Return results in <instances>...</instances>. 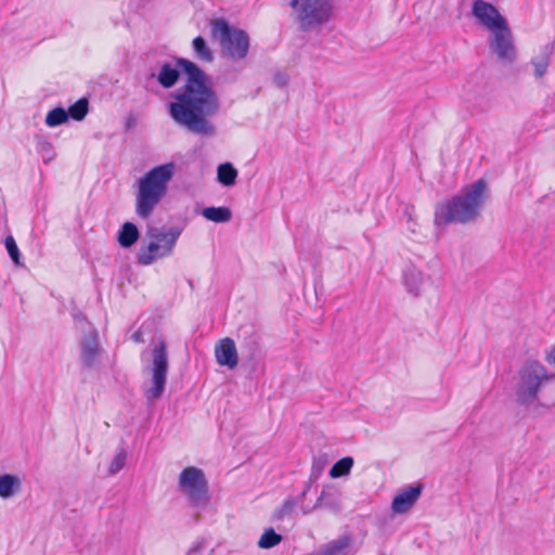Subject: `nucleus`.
<instances>
[{
  "instance_id": "obj_9",
  "label": "nucleus",
  "mask_w": 555,
  "mask_h": 555,
  "mask_svg": "<svg viewBox=\"0 0 555 555\" xmlns=\"http://www.w3.org/2000/svg\"><path fill=\"white\" fill-rule=\"evenodd\" d=\"M289 4L296 12L300 27L305 30L322 25L332 14L330 0H291Z\"/></svg>"
},
{
  "instance_id": "obj_12",
  "label": "nucleus",
  "mask_w": 555,
  "mask_h": 555,
  "mask_svg": "<svg viewBox=\"0 0 555 555\" xmlns=\"http://www.w3.org/2000/svg\"><path fill=\"white\" fill-rule=\"evenodd\" d=\"M80 361L83 367L92 369L100 357L99 334L92 328L86 333L80 341Z\"/></svg>"
},
{
  "instance_id": "obj_4",
  "label": "nucleus",
  "mask_w": 555,
  "mask_h": 555,
  "mask_svg": "<svg viewBox=\"0 0 555 555\" xmlns=\"http://www.w3.org/2000/svg\"><path fill=\"white\" fill-rule=\"evenodd\" d=\"M146 235L151 238L147 246H142L137 253L138 262L142 266H150L156 259L168 257L172 254L181 229L171 227L168 230L164 228H149Z\"/></svg>"
},
{
  "instance_id": "obj_18",
  "label": "nucleus",
  "mask_w": 555,
  "mask_h": 555,
  "mask_svg": "<svg viewBox=\"0 0 555 555\" xmlns=\"http://www.w3.org/2000/svg\"><path fill=\"white\" fill-rule=\"evenodd\" d=\"M22 490V479L17 475H0V498L7 500L15 496Z\"/></svg>"
},
{
  "instance_id": "obj_30",
  "label": "nucleus",
  "mask_w": 555,
  "mask_h": 555,
  "mask_svg": "<svg viewBox=\"0 0 555 555\" xmlns=\"http://www.w3.org/2000/svg\"><path fill=\"white\" fill-rule=\"evenodd\" d=\"M531 64L534 67V76L541 78L545 75L550 61L547 54H541L532 59Z\"/></svg>"
},
{
  "instance_id": "obj_14",
  "label": "nucleus",
  "mask_w": 555,
  "mask_h": 555,
  "mask_svg": "<svg viewBox=\"0 0 555 555\" xmlns=\"http://www.w3.org/2000/svg\"><path fill=\"white\" fill-rule=\"evenodd\" d=\"M216 361L221 366L233 370L238 364V354L232 338L220 339L215 347Z\"/></svg>"
},
{
  "instance_id": "obj_15",
  "label": "nucleus",
  "mask_w": 555,
  "mask_h": 555,
  "mask_svg": "<svg viewBox=\"0 0 555 555\" xmlns=\"http://www.w3.org/2000/svg\"><path fill=\"white\" fill-rule=\"evenodd\" d=\"M242 352L254 359L259 351V336L251 326H244L238 334Z\"/></svg>"
},
{
  "instance_id": "obj_10",
  "label": "nucleus",
  "mask_w": 555,
  "mask_h": 555,
  "mask_svg": "<svg viewBox=\"0 0 555 555\" xmlns=\"http://www.w3.org/2000/svg\"><path fill=\"white\" fill-rule=\"evenodd\" d=\"M490 49L502 63L511 64L516 59V48L508 24L490 31Z\"/></svg>"
},
{
  "instance_id": "obj_16",
  "label": "nucleus",
  "mask_w": 555,
  "mask_h": 555,
  "mask_svg": "<svg viewBox=\"0 0 555 555\" xmlns=\"http://www.w3.org/2000/svg\"><path fill=\"white\" fill-rule=\"evenodd\" d=\"M403 284L409 294L418 297L424 284V274L415 267H408L403 271Z\"/></svg>"
},
{
  "instance_id": "obj_17",
  "label": "nucleus",
  "mask_w": 555,
  "mask_h": 555,
  "mask_svg": "<svg viewBox=\"0 0 555 555\" xmlns=\"http://www.w3.org/2000/svg\"><path fill=\"white\" fill-rule=\"evenodd\" d=\"M352 540L348 535H343L333 540L309 555H346V551L350 547Z\"/></svg>"
},
{
  "instance_id": "obj_37",
  "label": "nucleus",
  "mask_w": 555,
  "mask_h": 555,
  "mask_svg": "<svg viewBox=\"0 0 555 555\" xmlns=\"http://www.w3.org/2000/svg\"><path fill=\"white\" fill-rule=\"evenodd\" d=\"M310 487H311V480H309V481L306 483L305 489L301 491V493H300L298 496H296V498H295V499H297V500H298V503L302 502V500H304V499H305V496L307 495V493H308V491H309Z\"/></svg>"
},
{
  "instance_id": "obj_13",
  "label": "nucleus",
  "mask_w": 555,
  "mask_h": 555,
  "mask_svg": "<svg viewBox=\"0 0 555 555\" xmlns=\"http://www.w3.org/2000/svg\"><path fill=\"white\" fill-rule=\"evenodd\" d=\"M423 485L416 483L402 489L392 500L391 509L393 513L403 514L408 512L420 499Z\"/></svg>"
},
{
  "instance_id": "obj_23",
  "label": "nucleus",
  "mask_w": 555,
  "mask_h": 555,
  "mask_svg": "<svg viewBox=\"0 0 555 555\" xmlns=\"http://www.w3.org/2000/svg\"><path fill=\"white\" fill-rule=\"evenodd\" d=\"M36 150L41 155L42 160L46 164L54 159L56 156L52 143L43 137L36 138Z\"/></svg>"
},
{
  "instance_id": "obj_2",
  "label": "nucleus",
  "mask_w": 555,
  "mask_h": 555,
  "mask_svg": "<svg viewBox=\"0 0 555 555\" xmlns=\"http://www.w3.org/2000/svg\"><path fill=\"white\" fill-rule=\"evenodd\" d=\"M487 198V182L479 179L463 188L461 194L438 204L435 209V224H466L474 221Z\"/></svg>"
},
{
  "instance_id": "obj_6",
  "label": "nucleus",
  "mask_w": 555,
  "mask_h": 555,
  "mask_svg": "<svg viewBox=\"0 0 555 555\" xmlns=\"http://www.w3.org/2000/svg\"><path fill=\"white\" fill-rule=\"evenodd\" d=\"M212 36L220 41L222 53L233 61L244 60L249 51V36L240 28L231 26L225 20L212 24Z\"/></svg>"
},
{
  "instance_id": "obj_39",
  "label": "nucleus",
  "mask_w": 555,
  "mask_h": 555,
  "mask_svg": "<svg viewBox=\"0 0 555 555\" xmlns=\"http://www.w3.org/2000/svg\"><path fill=\"white\" fill-rule=\"evenodd\" d=\"M325 506L330 508L338 507V503L335 499H332L331 496L325 500Z\"/></svg>"
},
{
  "instance_id": "obj_25",
  "label": "nucleus",
  "mask_w": 555,
  "mask_h": 555,
  "mask_svg": "<svg viewBox=\"0 0 555 555\" xmlns=\"http://www.w3.org/2000/svg\"><path fill=\"white\" fill-rule=\"evenodd\" d=\"M353 465V459L350 456L343 457L338 460L330 469V476L332 478H339L343 476H347Z\"/></svg>"
},
{
  "instance_id": "obj_31",
  "label": "nucleus",
  "mask_w": 555,
  "mask_h": 555,
  "mask_svg": "<svg viewBox=\"0 0 555 555\" xmlns=\"http://www.w3.org/2000/svg\"><path fill=\"white\" fill-rule=\"evenodd\" d=\"M5 248L8 250V254L10 256V258L12 259V261L16 264V266H21L22 262H21V253H20V249L16 245V242L15 240L13 238V236H8L5 238Z\"/></svg>"
},
{
  "instance_id": "obj_33",
  "label": "nucleus",
  "mask_w": 555,
  "mask_h": 555,
  "mask_svg": "<svg viewBox=\"0 0 555 555\" xmlns=\"http://www.w3.org/2000/svg\"><path fill=\"white\" fill-rule=\"evenodd\" d=\"M405 216L408 218V229L412 233H417L418 231V223L416 221L415 215H414V207H406L405 209Z\"/></svg>"
},
{
  "instance_id": "obj_38",
  "label": "nucleus",
  "mask_w": 555,
  "mask_h": 555,
  "mask_svg": "<svg viewBox=\"0 0 555 555\" xmlns=\"http://www.w3.org/2000/svg\"><path fill=\"white\" fill-rule=\"evenodd\" d=\"M137 119L133 115H129L126 119V129H131L135 126Z\"/></svg>"
},
{
  "instance_id": "obj_22",
  "label": "nucleus",
  "mask_w": 555,
  "mask_h": 555,
  "mask_svg": "<svg viewBox=\"0 0 555 555\" xmlns=\"http://www.w3.org/2000/svg\"><path fill=\"white\" fill-rule=\"evenodd\" d=\"M192 47H193L194 54L198 60H201L203 62H207V63H210L214 61V53L203 37L197 36L196 38H194L193 42H192Z\"/></svg>"
},
{
  "instance_id": "obj_32",
  "label": "nucleus",
  "mask_w": 555,
  "mask_h": 555,
  "mask_svg": "<svg viewBox=\"0 0 555 555\" xmlns=\"http://www.w3.org/2000/svg\"><path fill=\"white\" fill-rule=\"evenodd\" d=\"M326 464L327 461L324 456L315 457L312 462L311 478H318L322 474Z\"/></svg>"
},
{
  "instance_id": "obj_36",
  "label": "nucleus",
  "mask_w": 555,
  "mask_h": 555,
  "mask_svg": "<svg viewBox=\"0 0 555 555\" xmlns=\"http://www.w3.org/2000/svg\"><path fill=\"white\" fill-rule=\"evenodd\" d=\"M203 544L198 543L197 545L193 546L186 555H205L202 553Z\"/></svg>"
},
{
  "instance_id": "obj_41",
  "label": "nucleus",
  "mask_w": 555,
  "mask_h": 555,
  "mask_svg": "<svg viewBox=\"0 0 555 555\" xmlns=\"http://www.w3.org/2000/svg\"><path fill=\"white\" fill-rule=\"evenodd\" d=\"M138 7H144L150 0H134Z\"/></svg>"
},
{
  "instance_id": "obj_27",
  "label": "nucleus",
  "mask_w": 555,
  "mask_h": 555,
  "mask_svg": "<svg viewBox=\"0 0 555 555\" xmlns=\"http://www.w3.org/2000/svg\"><path fill=\"white\" fill-rule=\"evenodd\" d=\"M281 541L282 535L276 533L273 528H268L260 537L258 546L260 548H271L276 546Z\"/></svg>"
},
{
  "instance_id": "obj_7",
  "label": "nucleus",
  "mask_w": 555,
  "mask_h": 555,
  "mask_svg": "<svg viewBox=\"0 0 555 555\" xmlns=\"http://www.w3.org/2000/svg\"><path fill=\"white\" fill-rule=\"evenodd\" d=\"M178 489L192 507L203 509L209 502L208 481L204 472L195 466L185 467L179 475Z\"/></svg>"
},
{
  "instance_id": "obj_28",
  "label": "nucleus",
  "mask_w": 555,
  "mask_h": 555,
  "mask_svg": "<svg viewBox=\"0 0 555 555\" xmlns=\"http://www.w3.org/2000/svg\"><path fill=\"white\" fill-rule=\"evenodd\" d=\"M68 120L67 111L63 107L51 109L46 116V124L49 127H57Z\"/></svg>"
},
{
  "instance_id": "obj_40",
  "label": "nucleus",
  "mask_w": 555,
  "mask_h": 555,
  "mask_svg": "<svg viewBox=\"0 0 555 555\" xmlns=\"http://www.w3.org/2000/svg\"><path fill=\"white\" fill-rule=\"evenodd\" d=\"M132 338L134 341L139 343L141 341V333L140 332H135L133 335H132Z\"/></svg>"
},
{
  "instance_id": "obj_8",
  "label": "nucleus",
  "mask_w": 555,
  "mask_h": 555,
  "mask_svg": "<svg viewBox=\"0 0 555 555\" xmlns=\"http://www.w3.org/2000/svg\"><path fill=\"white\" fill-rule=\"evenodd\" d=\"M168 369L169 360L167 344L165 340L160 339L152 350L151 386L144 388V397L149 403L155 402L163 396L167 382Z\"/></svg>"
},
{
  "instance_id": "obj_34",
  "label": "nucleus",
  "mask_w": 555,
  "mask_h": 555,
  "mask_svg": "<svg viewBox=\"0 0 555 555\" xmlns=\"http://www.w3.org/2000/svg\"><path fill=\"white\" fill-rule=\"evenodd\" d=\"M288 80V75L285 72H278L273 76V82L280 88L286 87Z\"/></svg>"
},
{
  "instance_id": "obj_26",
  "label": "nucleus",
  "mask_w": 555,
  "mask_h": 555,
  "mask_svg": "<svg viewBox=\"0 0 555 555\" xmlns=\"http://www.w3.org/2000/svg\"><path fill=\"white\" fill-rule=\"evenodd\" d=\"M298 504V500L294 496L287 498L283 504L278 507L273 513L275 520H283L284 518L291 517L295 512V507Z\"/></svg>"
},
{
  "instance_id": "obj_20",
  "label": "nucleus",
  "mask_w": 555,
  "mask_h": 555,
  "mask_svg": "<svg viewBox=\"0 0 555 555\" xmlns=\"http://www.w3.org/2000/svg\"><path fill=\"white\" fill-rule=\"evenodd\" d=\"M203 217L207 220L216 222V223H227L232 218V211L229 207L220 206V207H206L202 211Z\"/></svg>"
},
{
  "instance_id": "obj_11",
  "label": "nucleus",
  "mask_w": 555,
  "mask_h": 555,
  "mask_svg": "<svg viewBox=\"0 0 555 555\" xmlns=\"http://www.w3.org/2000/svg\"><path fill=\"white\" fill-rule=\"evenodd\" d=\"M473 15L488 30L493 31L507 24L506 18L501 15L499 10L485 0H476L473 3Z\"/></svg>"
},
{
  "instance_id": "obj_35",
  "label": "nucleus",
  "mask_w": 555,
  "mask_h": 555,
  "mask_svg": "<svg viewBox=\"0 0 555 555\" xmlns=\"http://www.w3.org/2000/svg\"><path fill=\"white\" fill-rule=\"evenodd\" d=\"M330 498V493H326L325 491H322V493L320 494V496L318 498L315 504L313 507L311 508H306V507H302V513L305 515L309 514L312 509H315L318 507H321V506H325V500Z\"/></svg>"
},
{
  "instance_id": "obj_1",
  "label": "nucleus",
  "mask_w": 555,
  "mask_h": 555,
  "mask_svg": "<svg viewBox=\"0 0 555 555\" xmlns=\"http://www.w3.org/2000/svg\"><path fill=\"white\" fill-rule=\"evenodd\" d=\"M158 72L152 70L144 78L145 87L156 80L164 89L175 87L181 76L184 83L172 94L168 104L171 119L193 134L211 138L217 133L212 118L220 113L221 101L206 73L194 62L175 57V62H158Z\"/></svg>"
},
{
  "instance_id": "obj_19",
  "label": "nucleus",
  "mask_w": 555,
  "mask_h": 555,
  "mask_svg": "<svg viewBox=\"0 0 555 555\" xmlns=\"http://www.w3.org/2000/svg\"><path fill=\"white\" fill-rule=\"evenodd\" d=\"M140 237L137 225L132 222H125L118 231L117 241L124 248L133 246Z\"/></svg>"
},
{
  "instance_id": "obj_21",
  "label": "nucleus",
  "mask_w": 555,
  "mask_h": 555,
  "mask_svg": "<svg viewBox=\"0 0 555 555\" xmlns=\"http://www.w3.org/2000/svg\"><path fill=\"white\" fill-rule=\"evenodd\" d=\"M237 178V170L231 163L220 164L217 168V179L224 186H232L235 184Z\"/></svg>"
},
{
  "instance_id": "obj_29",
  "label": "nucleus",
  "mask_w": 555,
  "mask_h": 555,
  "mask_svg": "<svg viewBox=\"0 0 555 555\" xmlns=\"http://www.w3.org/2000/svg\"><path fill=\"white\" fill-rule=\"evenodd\" d=\"M126 460L127 452L125 449L120 448L109 464L108 474L116 475L118 472H120L125 466Z\"/></svg>"
},
{
  "instance_id": "obj_24",
  "label": "nucleus",
  "mask_w": 555,
  "mask_h": 555,
  "mask_svg": "<svg viewBox=\"0 0 555 555\" xmlns=\"http://www.w3.org/2000/svg\"><path fill=\"white\" fill-rule=\"evenodd\" d=\"M89 111V102L88 99L81 98L73 105H70L67 109L68 118H72L76 121L82 120Z\"/></svg>"
},
{
  "instance_id": "obj_5",
  "label": "nucleus",
  "mask_w": 555,
  "mask_h": 555,
  "mask_svg": "<svg viewBox=\"0 0 555 555\" xmlns=\"http://www.w3.org/2000/svg\"><path fill=\"white\" fill-rule=\"evenodd\" d=\"M554 374H548L546 367L535 361H527L519 370V383L516 389L517 402L520 405H530L537 398L541 386L553 379Z\"/></svg>"
},
{
  "instance_id": "obj_3",
  "label": "nucleus",
  "mask_w": 555,
  "mask_h": 555,
  "mask_svg": "<svg viewBox=\"0 0 555 555\" xmlns=\"http://www.w3.org/2000/svg\"><path fill=\"white\" fill-rule=\"evenodd\" d=\"M175 169L173 163H167L152 168L139 179L135 212L140 218L147 219L151 217L156 206L166 195Z\"/></svg>"
}]
</instances>
